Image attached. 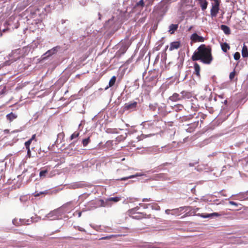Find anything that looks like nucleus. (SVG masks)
Wrapping results in <instances>:
<instances>
[{"label": "nucleus", "mask_w": 248, "mask_h": 248, "mask_svg": "<svg viewBox=\"0 0 248 248\" xmlns=\"http://www.w3.org/2000/svg\"><path fill=\"white\" fill-rule=\"evenodd\" d=\"M192 59L194 61L200 60L204 64H210L213 61L211 49L204 45H201L193 53Z\"/></svg>", "instance_id": "obj_1"}, {"label": "nucleus", "mask_w": 248, "mask_h": 248, "mask_svg": "<svg viewBox=\"0 0 248 248\" xmlns=\"http://www.w3.org/2000/svg\"><path fill=\"white\" fill-rule=\"evenodd\" d=\"M153 204H148L146 209L144 211H142L140 208L137 206L128 210L127 214L131 218L138 220L145 218L146 217H150L152 216V214L150 210L151 209L152 212H153Z\"/></svg>", "instance_id": "obj_2"}, {"label": "nucleus", "mask_w": 248, "mask_h": 248, "mask_svg": "<svg viewBox=\"0 0 248 248\" xmlns=\"http://www.w3.org/2000/svg\"><path fill=\"white\" fill-rule=\"evenodd\" d=\"M174 0H162L158 4L157 12L160 15L164 14L168 10V4Z\"/></svg>", "instance_id": "obj_3"}, {"label": "nucleus", "mask_w": 248, "mask_h": 248, "mask_svg": "<svg viewBox=\"0 0 248 248\" xmlns=\"http://www.w3.org/2000/svg\"><path fill=\"white\" fill-rule=\"evenodd\" d=\"M137 107V102L136 101H132L125 103L124 107L125 110L133 111L135 110Z\"/></svg>", "instance_id": "obj_4"}, {"label": "nucleus", "mask_w": 248, "mask_h": 248, "mask_svg": "<svg viewBox=\"0 0 248 248\" xmlns=\"http://www.w3.org/2000/svg\"><path fill=\"white\" fill-rule=\"evenodd\" d=\"M144 4L143 0H140L137 2L132 9V12H137L139 13L143 9Z\"/></svg>", "instance_id": "obj_5"}, {"label": "nucleus", "mask_w": 248, "mask_h": 248, "mask_svg": "<svg viewBox=\"0 0 248 248\" xmlns=\"http://www.w3.org/2000/svg\"><path fill=\"white\" fill-rule=\"evenodd\" d=\"M190 39L193 42H203L204 40L203 37L198 35L196 33L191 35Z\"/></svg>", "instance_id": "obj_6"}, {"label": "nucleus", "mask_w": 248, "mask_h": 248, "mask_svg": "<svg viewBox=\"0 0 248 248\" xmlns=\"http://www.w3.org/2000/svg\"><path fill=\"white\" fill-rule=\"evenodd\" d=\"M236 200L239 201H244L248 200V191L245 192H240L236 195Z\"/></svg>", "instance_id": "obj_7"}, {"label": "nucleus", "mask_w": 248, "mask_h": 248, "mask_svg": "<svg viewBox=\"0 0 248 248\" xmlns=\"http://www.w3.org/2000/svg\"><path fill=\"white\" fill-rule=\"evenodd\" d=\"M92 205H94L95 208L105 206V202L103 200L100 199L91 202Z\"/></svg>", "instance_id": "obj_8"}, {"label": "nucleus", "mask_w": 248, "mask_h": 248, "mask_svg": "<svg viewBox=\"0 0 248 248\" xmlns=\"http://www.w3.org/2000/svg\"><path fill=\"white\" fill-rule=\"evenodd\" d=\"M182 96L181 93H174L171 96H170L169 100L172 102H176L182 100Z\"/></svg>", "instance_id": "obj_9"}, {"label": "nucleus", "mask_w": 248, "mask_h": 248, "mask_svg": "<svg viewBox=\"0 0 248 248\" xmlns=\"http://www.w3.org/2000/svg\"><path fill=\"white\" fill-rule=\"evenodd\" d=\"M218 4L213 5L211 9V15L212 17L216 16L218 12Z\"/></svg>", "instance_id": "obj_10"}, {"label": "nucleus", "mask_w": 248, "mask_h": 248, "mask_svg": "<svg viewBox=\"0 0 248 248\" xmlns=\"http://www.w3.org/2000/svg\"><path fill=\"white\" fill-rule=\"evenodd\" d=\"M199 216L203 218H208V217H219L221 216L220 214L217 213H211V214H206L205 215H203V214H198V215Z\"/></svg>", "instance_id": "obj_11"}, {"label": "nucleus", "mask_w": 248, "mask_h": 248, "mask_svg": "<svg viewBox=\"0 0 248 248\" xmlns=\"http://www.w3.org/2000/svg\"><path fill=\"white\" fill-rule=\"evenodd\" d=\"M59 213V209L54 210L46 216L47 217H52V219H56L58 218V214Z\"/></svg>", "instance_id": "obj_12"}, {"label": "nucleus", "mask_w": 248, "mask_h": 248, "mask_svg": "<svg viewBox=\"0 0 248 248\" xmlns=\"http://www.w3.org/2000/svg\"><path fill=\"white\" fill-rule=\"evenodd\" d=\"M180 46V43L178 41L171 42L170 44L169 49L172 51L174 49H178Z\"/></svg>", "instance_id": "obj_13"}, {"label": "nucleus", "mask_w": 248, "mask_h": 248, "mask_svg": "<svg viewBox=\"0 0 248 248\" xmlns=\"http://www.w3.org/2000/svg\"><path fill=\"white\" fill-rule=\"evenodd\" d=\"M57 51V50L56 47H53L51 49L48 50L44 54V55L46 56L45 58L49 57L52 56V55L55 54Z\"/></svg>", "instance_id": "obj_14"}, {"label": "nucleus", "mask_w": 248, "mask_h": 248, "mask_svg": "<svg viewBox=\"0 0 248 248\" xmlns=\"http://www.w3.org/2000/svg\"><path fill=\"white\" fill-rule=\"evenodd\" d=\"M184 207H181L179 208H176L171 210V213H170L171 215H179L180 213L183 210Z\"/></svg>", "instance_id": "obj_15"}, {"label": "nucleus", "mask_w": 248, "mask_h": 248, "mask_svg": "<svg viewBox=\"0 0 248 248\" xmlns=\"http://www.w3.org/2000/svg\"><path fill=\"white\" fill-rule=\"evenodd\" d=\"M128 47V45L126 44L123 45L122 47L119 49L118 51L120 54H124L127 50Z\"/></svg>", "instance_id": "obj_16"}, {"label": "nucleus", "mask_w": 248, "mask_h": 248, "mask_svg": "<svg viewBox=\"0 0 248 248\" xmlns=\"http://www.w3.org/2000/svg\"><path fill=\"white\" fill-rule=\"evenodd\" d=\"M116 80V77L115 76H113L109 81L108 86L105 88V90H107L108 88L112 87L115 84Z\"/></svg>", "instance_id": "obj_17"}, {"label": "nucleus", "mask_w": 248, "mask_h": 248, "mask_svg": "<svg viewBox=\"0 0 248 248\" xmlns=\"http://www.w3.org/2000/svg\"><path fill=\"white\" fill-rule=\"evenodd\" d=\"M178 27V24H171L169 26V31L170 34H173L174 31L177 29Z\"/></svg>", "instance_id": "obj_18"}, {"label": "nucleus", "mask_w": 248, "mask_h": 248, "mask_svg": "<svg viewBox=\"0 0 248 248\" xmlns=\"http://www.w3.org/2000/svg\"><path fill=\"white\" fill-rule=\"evenodd\" d=\"M181 2L182 3V6L183 7L192 5V0H181Z\"/></svg>", "instance_id": "obj_19"}, {"label": "nucleus", "mask_w": 248, "mask_h": 248, "mask_svg": "<svg viewBox=\"0 0 248 248\" xmlns=\"http://www.w3.org/2000/svg\"><path fill=\"white\" fill-rule=\"evenodd\" d=\"M220 29L223 31L225 34H229L231 33L230 28L226 25H221L220 26Z\"/></svg>", "instance_id": "obj_20"}, {"label": "nucleus", "mask_w": 248, "mask_h": 248, "mask_svg": "<svg viewBox=\"0 0 248 248\" xmlns=\"http://www.w3.org/2000/svg\"><path fill=\"white\" fill-rule=\"evenodd\" d=\"M17 117V115L13 112H11L6 115L7 120H8L10 122L13 121L14 119H16Z\"/></svg>", "instance_id": "obj_21"}, {"label": "nucleus", "mask_w": 248, "mask_h": 248, "mask_svg": "<svg viewBox=\"0 0 248 248\" xmlns=\"http://www.w3.org/2000/svg\"><path fill=\"white\" fill-rule=\"evenodd\" d=\"M242 55L243 57L248 56V50L247 46L244 44L242 49Z\"/></svg>", "instance_id": "obj_22"}, {"label": "nucleus", "mask_w": 248, "mask_h": 248, "mask_svg": "<svg viewBox=\"0 0 248 248\" xmlns=\"http://www.w3.org/2000/svg\"><path fill=\"white\" fill-rule=\"evenodd\" d=\"M194 70H195L194 73L198 77H200V65L197 63H195L194 65Z\"/></svg>", "instance_id": "obj_23"}, {"label": "nucleus", "mask_w": 248, "mask_h": 248, "mask_svg": "<svg viewBox=\"0 0 248 248\" xmlns=\"http://www.w3.org/2000/svg\"><path fill=\"white\" fill-rule=\"evenodd\" d=\"M19 222H20V224L25 225L31 224L32 222V221L30 219H20Z\"/></svg>", "instance_id": "obj_24"}, {"label": "nucleus", "mask_w": 248, "mask_h": 248, "mask_svg": "<svg viewBox=\"0 0 248 248\" xmlns=\"http://www.w3.org/2000/svg\"><path fill=\"white\" fill-rule=\"evenodd\" d=\"M181 95L182 96V100L186 98H189L191 97V94L189 93L186 91H182L180 93Z\"/></svg>", "instance_id": "obj_25"}, {"label": "nucleus", "mask_w": 248, "mask_h": 248, "mask_svg": "<svg viewBox=\"0 0 248 248\" xmlns=\"http://www.w3.org/2000/svg\"><path fill=\"white\" fill-rule=\"evenodd\" d=\"M221 46L222 50L225 52H226L230 49L229 45L226 43L222 44Z\"/></svg>", "instance_id": "obj_26"}, {"label": "nucleus", "mask_w": 248, "mask_h": 248, "mask_svg": "<svg viewBox=\"0 0 248 248\" xmlns=\"http://www.w3.org/2000/svg\"><path fill=\"white\" fill-rule=\"evenodd\" d=\"M91 141L90 137H88L82 140V143L84 147H86Z\"/></svg>", "instance_id": "obj_27"}, {"label": "nucleus", "mask_w": 248, "mask_h": 248, "mask_svg": "<svg viewBox=\"0 0 248 248\" xmlns=\"http://www.w3.org/2000/svg\"><path fill=\"white\" fill-rule=\"evenodd\" d=\"M201 8L202 10L206 9L207 6V2L204 0L203 2H200Z\"/></svg>", "instance_id": "obj_28"}, {"label": "nucleus", "mask_w": 248, "mask_h": 248, "mask_svg": "<svg viewBox=\"0 0 248 248\" xmlns=\"http://www.w3.org/2000/svg\"><path fill=\"white\" fill-rule=\"evenodd\" d=\"M48 171L46 169L41 170L39 173V176L41 178H44Z\"/></svg>", "instance_id": "obj_29"}, {"label": "nucleus", "mask_w": 248, "mask_h": 248, "mask_svg": "<svg viewBox=\"0 0 248 248\" xmlns=\"http://www.w3.org/2000/svg\"><path fill=\"white\" fill-rule=\"evenodd\" d=\"M120 200V198L118 197L110 198L108 199L109 201H112L114 202H117Z\"/></svg>", "instance_id": "obj_30"}, {"label": "nucleus", "mask_w": 248, "mask_h": 248, "mask_svg": "<svg viewBox=\"0 0 248 248\" xmlns=\"http://www.w3.org/2000/svg\"><path fill=\"white\" fill-rule=\"evenodd\" d=\"M79 136V133L78 132H75L74 133H73L71 137H70V139L71 140H73L75 138H76L77 137H78Z\"/></svg>", "instance_id": "obj_31"}, {"label": "nucleus", "mask_w": 248, "mask_h": 248, "mask_svg": "<svg viewBox=\"0 0 248 248\" xmlns=\"http://www.w3.org/2000/svg\"><path fill=\"white\" fill-rule=\"evenodd\" d=\"M32 141L30 139L25 143V146L26 148H29L30 147V145Z\"/></svg>", "instance_id": "obj_32"}, {"label": "nucleus", "mask_w": 248, "mask_h": 248, "mask_svg": "<svg viewBox=\"0 0 248 248\" xmlns=\"http://www.w3.org/2000/svg\"><path fill=\"white\" fill-rule=\"evenodd\" d=\"M116 237V235H110L107 236L106 237H102L100 239H102V240L109 239H110L112 237Z\"/></svg>", "instance_id": "obj_33"}, {"label": "nucleus", "mask_w": 248, "mask_h": 248, "mask_svg": "<svg viewBox=\"0 0 248 248\" xmlns=\"http://www.w3.org/2000/svg\"><path fill=\"white\" fill-rule=\"evenodd\" d=\"M233 57L235 60H238L240 58V55L239 53H238V52L235 53V54H234Z\"/></svg>", "instance_id": "obj_34"}, {"label": "nucleus", "mask_w": 248, "mask_h": 248, "mask_svg": "<svg viewBox=\"0 0 248 248\" xmlns=\"http://www.w3.org/2000/svg\"><path fill=\"white\" fill-rule=\"evenodd\" d=\"M133 177H134V176L133 175H131V176H129L124 177H123V178H120V179H118L117 180H121V181H124V180H127L129 178H133Z\"/></svg>", "instance_id": "obj_35"}, {"label": "nucleus", "mask_w": 248, "mask_h": 248, "mask_svg": "<svg viewBox=\"0 0 248 248\" xmlns=\"http://www.w3.org/2000/svg\"><path fill=\"white\" fill-rule=\"evenodd\" d=\"M13 223L14 224H15L16 226H20V225H22L21 224H20V222L18 221L17 219H14L13 220Z\"/></svg>", "instance_id": "obj_36"}, {"label": "nucleus", "mask_w": 248, "mask_h": 248, "mask_svg": "<svg viewBox=\"0 0 248 248\" xmlns=\"http://www.w3.org/2000/svg\"><path fill=\"white\" fill-rule=\"evenodd\" d=\"M235 75V72L234 71L232 72L230 74V76H229V78L231 80H232L234 78V76Z\"/></svg>", "instance_id": "obj_37"}, {"label": "nucleus", "mask_w": 248, "mask_h": 248, "mask_svg": "<svg viewBox=\"0 0 248 248\" xmlns=\"http://www.w3.org/2000/svg\"><path fill=\"white\" fill-rule=\"evenodd\" d=\"M155 178H156V180H158V179H163V178H164V176L163 174H160V173L157 174H156Z\"/></svg>", "instance_id": "obj_38"}, {"label": "nucleus", "mask_w": 248, "mask_h": 248, "mask_svg": "<svg viewBox=\"0 0 248 248\" xmlns=\"http://www.w3.org/2000/svg\"><path fill=\"white\" fill-rule=\"evenodd\" d=\"M125 138H126V136H123V135H121V136H119L117 138V140L118 141H120V140H124L125 139Z\"/></svg>", "instance_id": "obj_39"}, {"label": "nucleus", "mask_w": 248, "mask_h": 248, "mask_svg": "<svg viewBox=\"0 0 248 248\" xmlns=\"http://www.w3.org/2000/svg\"><path fill=\"white\" fill-rule=\"evenodd\" d=\"M27 150V156L28 157L30 158L31 157V152L30 150V148H26Z\"/></svg>", "instance_id": "obj_40"}, {"label": "nucleus", "mask_w": 248, "mask_h": 248, "mask_svg": "<svg viewBox=\"0 0 248 248\" xmlns=\"http://www.w3.org/2000/svg\"><path fill=\"white\" fill-rule=\"evenodd\" d=\"M229 203L231 205H234L235 206H237L238 205V204L235 202H234L233 201H230Z\"/></svg>", "instance_id": "obj_41"}, {"label": "nucleus", "mask_w": 248, "mask_h": 248, "mask_svg": "<svg viewBox=\"0 0 248 248\" xmlns=\"http://www.w3.org/2000/svg\"><path fill=\"white\" fill-rule=\"evenodd\" d=\"M76 213H77L78 215V217H80L81 216V215H82V212H80V211H76Z\"/></svg>", "instance_id": "obj_42"}, {"label": "nucleus", "mask_w": 248, "mask_h": 248, "mask_svg": "<svg viewBox=\"0 0 248 248\" xmlns=\"http://www.w3.org/2000/svg\"><path fill=\"white\" fill-rule=\"evenodd\" d=\"M165 213L168 215L170 214V213H171V210L167 209L165 210Z\"/></svg>", "instance_id": "obj_43"}, {"label": "nucleus", "mask_w": 248, "mask_h": 248, "mask_svg": "<svg viewBox=\"0 0 248 248\" xmlns=\"http://www.w3.org/2000/svg\"><path fill=\"white\" fill-rule=\"evenodd\" d=\"M36 137V134H34L32 136L31 138L30 139V140L32 141L33 140L35 139Z\"/></svg>", "instance_id": "obj_44"}, {"label": "nucleus", "mask_w": 248, "mask_h": 248, "mask_svg": "<svg viewBox=\"0 0 248 248\" xmlns=\"http://www.w3.org/2000/svg\"><path fill=\"white\" fill-rule=\"evenodd\" d=\"M82 186H83V185L82 184H78V187H82Z\"/></svg>", "instance_id": "obj_45"}, {"label": "nucleus", "mask_w": 248, "mask_h": 248, "mask_svg": "<svg viewBox=\"0 0 248 248\" xmlns=\"http://www.w3.org/2000/svg\"><path fill=\"white\" fill-rule=\"evenodd\" d=\"M20 51V50L19 49L15 50L14 53L17 52L18 51Z\"/></svg>", "instance_id": "obj_46"}, {"label": "nucleus", "mask_w": 248, "mask_h": 248, "mask_svg": "<svg viewBox=\"0 0 248 248\" xmlns=\"http://www.w3.org/2000/svg\"><path fill=\"white\" fill-rule=\"evenodd\" d=\"M39 195H40V194H38H38H36L34 195V196H35V197L39 196Z\"/></svg>", "instance_id": "obj_47"}, {"label": "nucleus", "mask_w": 248, "mask_h": 248, "mask_svg": "<svg viewBox=\"0 0 248 248\" xmlns=\"http://www.w3.org/2000/svg\"><path fill=\"white\" fill-rule=\"evenodd\" d=\"M199 209L198 208H196L195 209V212H197V211H198V210H199Z\"/></svg>", "instance_id": "obj_48"}, {"label": "nucleus", "mask_w": 248, "mask_h": 248, "mask_svg": "<svg viewBox=\"0 0 248 248\" xmlns=\"http://www.w3.org/2000/svg\"><path fill=\"white\" fill-rule=\"evenodd\" d=\"M200 2H203L204 0H198Z\"/></svg>", "instance_id": "obj_49"}, {"label": "nucleus", "mask_w": 248, "mask_h": 248, "mask_svg": "<svg viewBox=\"0 0 248 248\" xmlns=\"http://www.w3.org/2000/svg\"><path fill=\"white\" fill-rule=\"evenodd\" d=\"M192 26L190 27L188 29V30L189 31L190 30L192 29Z\"/></svg>", "instance_id": "obj_50"}, {"label": "nucleus", "mask_w": 248, "mask_h": 248, "mask_svg": "<svg viewBox=\"0 0 248 248\" xmlns=\"http://www.w3.org/2000/svg\"><path fill=\"white\" fill-rule=\"evenodd\" d=\"M227 101L226 100H225L224 101V103H225V104H226V103H227Z\"/></svg>", "instance_id": "obj_51"}, {"label": "nucleus", "mask_w": 248, "mask_h": 248, "mask_svg": "<svg viewBox=\"0 0 248 248\" xmlns=\"http://www.w3.org/2000/svg\"><path fill=\"white\" fill-rule=\"evenodd\" d=\"M79 230L81 231H82V229H81V230ZM83 231H85V230L83 229Z\"/></svg>", "instance_id": "obj_52"}, {"label": "nucleus", "mask_w": 248, "mask_h": 248, "mask_svg": "<svg viewBox=\"0 0 248 248\" xmlns=\"http://www.w3.org/2000/svg\"><path fill=\"white\" fill-rule=\"evenodd\" d=\"M222 195H223V196H226V195H225V194H222Z\"/></svg>", "instance_id": "obj_53"}, {"label": "nucleus", "mask_w": 248, "mask_h": 248, "mask_svg": "<svg viewBox=\"0 0 248 248\" xmlns=\"http://www.w3.org/2000/svg\"><path fill=\"white\" fill-rule=\"evenodd\" d=\"M157 209H157V207L156 206L155 210H157Z\"/></svg>", "instance_id": "obj_54"}]
</instances>
